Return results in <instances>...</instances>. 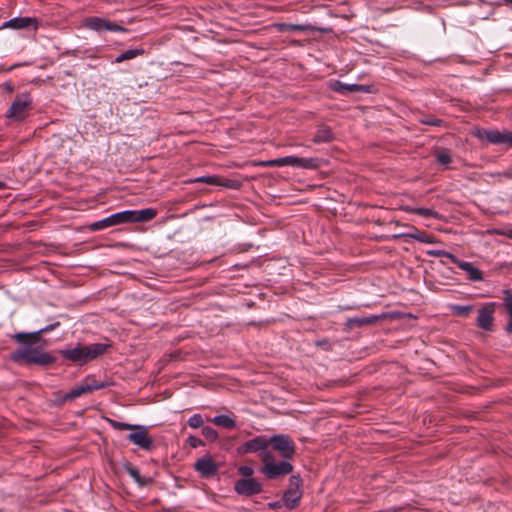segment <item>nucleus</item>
Instances as JSON below:
<instances>
[{
	"instance_id": "nucleus-41",
	"label": "nucleus",
	"mask_w": 512,
	"mask_h": 512,
	"mask_svg": "<svg viewBox=\"0 0 512 512\" xmlns=\"http://www.w3.org/2000/svg\"><path fill=\"white\" fill-rule=\"evenodd\" d=\"M128 472L130 474V476L136 481V482H140V475H139V472L137 469L135 468H129L128 469Z\"/></svg>"
},
{
	"instance_id": "nucleus-18",
	"label": "nucleus",
	"mask_w": 512,
	"mask_h": 512,
	"mask_svg": "<svg viewBox=\"0 0 512 512\" xmlns=\"http://www.w3.org/2000/svg\"><path fill=\"white\" fill-rule=\"evenodd\" d=\"M192 182H201L209 185H219L227 188H238L240 183L236 180L221 181L217 176H201L194 179Z\"/></svg>"
},
{
	"instance_id": "nucleus-1",
	"label": "nucleus",
	"mask_w": 512,
	"mask_h": 512,
	"mask_svg": "<svg viewBox=\"0 0 512 512\" xmlns=\"http://www.w3.org/2000/svg\"><path fill=\"white\" fill-rule=\"evenodd\" d=\"M109 347L107 343H93L89 346L77 345L73 348L60 350V355L76 365L82 366L103 355Z\"/></svg>"
},
{
	"instance_id": "nucleus-24",
	"label": "nucleus",
	"mask_w": 512,
	"mask_h": 512,
	"mask_svg": "<svg viewBox=\"0 0 512 512\" xmlns=\"http://www.w3.org/2000/svg\"><path fill=\"white\" fill-rule=\"evenodd\" d=\"M404 211L409 212V213H414V214H417V215H420V216H423V217H426V218H434V219H438L439 218L438 212H436L435 210L430 209V208H424V207H405Z\"/></svg>"
},
{
	"instance_id": "nucleus-31",
	"label": "nucleus",
	"mask_w": 512,
	"mask_h": 512,
	"mask_svg": "<svg viewBox=\"0 0 512 512\" xmlns=\"http://www.w3.org/2000/svg\"><path fill=\"white\" fill-rule=\"evenodd\" d=\"M406 236H408L412 239H415L419 242H422V243H431L432 242L430 237L426 233L419 231L418 229H414L412 232L407 233Z\"/></svg>"
},
{
	"instance_id": "nucleus-15",
	"label": "nucleus",
	"mask_w": 512,
	"mask_h": 512,
	"mask_svg": "<svg viewBox=\"0 0 512 512\" xmlns=\"http://www.w3.org/2000/svg\"><path fill=\"white\" fill-rule=\"evenodd\" d=\"M194 468L202 476L210 477L217 472L218 466L210 456H204L195 462Z\"/></svg>"
},
{
	"instance_id": "nucleus-21",
	"label": "nucleus",
	"mask_w": 512,
	"mask_h": 512,
	"mask_svg": "<svg viewBox=\"0 0 512 512\" xmlns=\"http://www.w3.org/2000/svg\"><path fill=\"white\" fill-rule=\"evenodd\" d=\"M459 268L465 272L468 273L469 275V278L473 281H480L482 280V272L476 268L475 266H473L472 263L470 262H466V261H462L461 263H459Z\"/></svg>"
},
{
	"instance_id": "nucleus-42",
	"label": "nucleus",
	"mask_w": 512,
	"mask_h": 512,
	"mask_svg": "<svg viewBox=\"0 0 512 512\" xmlns=\"http://www.w3.org/2000/svg\"><path fill=\"white\" fill-rule=\"evenodd\" d=\"M421 122L424 124H428V125L438 126L441 121L438 119H429V120H421Z\"/></svg>"
},
{
	"instance_id": "nucleus-38",
	"label": "nucleus",
	"mask_w": 512,
	"mask_h": 512,
	"mask_svg": "<svg viewBox=\"0 0 512 512\" xmlns=\"http://www.w3.org/2000/svg\"><path fill=\"white\" fill-rule=\"evenodd\" d=\"M437 161L442 165H448L451 163V157L447 153H438L437 154Z\"/></svg>"
},
{
	"instance_id": "nucleus-25",
	"label": "nucleus",
	"mask_w": 512,
	"mask_h": 512,
	"mask_svg": "<svg viewBox=\"0 0 512 512\" xmlns=\"http://www.w3.org/2000/svg\"><path fill=\"white\" fill-rule=\"evenodd\" d=\"M504 307L509 315V322L506 325V331L508 333L512 332V292L510 290L504 291Z\"/></svg>"
},
{
	"instance_id": "nucleus-11",
	"label": "nucleus",
	"mask_w": 512,
	"mask_h": 512,
	"mask_svg": "<svg viewBox=\"0 0 512 512\" xmlns=\"http://www.w3.org/2000/svg\"><path fill=\"white\" fill-rule=\"evenodd\" d=\"M301 479L299 476H292L290 478V487L283 495V503L285 507L292 509L296 507L301 498V492L299 490Z\"/></svg>"
},
{
	"instance_id": "nucleus-7",
	"label": "nucleus",
	"mask_w": 512,
	"mask_h": 512,
	"mask_svg": "<svg viewBox=\"0 0 512 512\" xmlns=\"http://www.w3.org/2000/svg\"><path fill=\"white\" fill-rule=\"evenodd\" d=\"M269 438L260 435L256 436L237 448L238 454H247L252 452H259L261 461L264 459L265 452H271L269 449Z\"/></svg>"
},
{
	"instance_id": "nucleus-13",
	"label": "nucleus",
	"mask_w": 512,
	"mask_h": 512,
	"mask_svg": "<svg viewBox=\"0 0 512 512\" xmlns=\"http://www.w3.org/2000/svg\"><path fill=\"white\" fill-rule=\"evenodd\" d=\"M124 223H129V213H127L126 210L111 214L102 220L93 222L90 228L93 231H97L106 227L116 226Z\"/></svg>"
},
{
	"instance_id": "nucleus-40",
	"label": "nucleus",
	"mask_w": 512,
	"mask_h": 512,
	"mask_svg": "<svg viewBox=\"0 0 512 512\" xmlns=\"http://www.w3.org/2000/svg\"><path fill=\"white\" fill-rule=\"evenodd\" d=\"M443 257H446L447 259H449L451 262L456 264L457 267H459V263L462 262V260H459L456 256H454L453 254H451L450 252H447V251H445Z\"/></svg>"
},
{
	"instance_id": "nucleus-34",
	"label": "nucleus",
	"mask_w": 512,
	"mask_h": 512,
	"mask_svg": "<svg viewBox=\"0 0 512 512\" xmlns=\"http://www.w3.org/2000/svg\"><path fill=\"white\" fill-rule=\"evenodd\" d=\"M204 421H203V418L200 414H193L189 419H188V425L191 427V428H198V427H201L203 425Z\"/></svg>"
},
{
	"instance_id": "nucleus-20",
	"label": "nucleus",
	"mask_w": 512,
	"mask_h": 512,
	"mask_svg": "<svg viewBox=\"0 0 512 512\" xmlns=\"http://www.w3.org/2000/svg\"><path fill=\"white\" fill-rule=\"evenodd\" d=\"M59 326V322H56V323H53V324H50V325H47L37 331H34L32 333H17L15 335V339L19 342V343H25V339L28 338V337H31V338H34V340H37L38 339V335L41 334V333H44V332H48V331H51L53 329H55L56 327Z\"/></svg>"
},
{
	"instance_id": "nucleus-14",
	"label": "nucleus",
	"mask_w": 512,
	"mask_h": 512,
	"mask_svg": "<svg viewBox=\"0 0 512 512\" xmlns=\"http://www.w3.org/2000/svg\"><path fill=\"white\" fill-rule=\"evenodd\" d=\"M234 489L239 495L253 496L262 492V484L254 478H242L236 481Z\"/></svg>"
},
{
	"instance_id": "nucleus-33",
	"label": "nucleus",
	"mask_w": 512,
	"mask_h": 512,
	"mask_svg": "<svg viewBox=\"0 0 512 512\" xmlns=\"http://www.w3.org/2000/svg\"><path fill=\"white\" fill-rule=\"evenodd\" d=\"M202 435L210 441H215L218 438L217 431L210 426H204L202 428Z\"/></svg>"
},
{
	"instance_id": "nucleus-10",
	"label": "nucleus",
	"mask_w": 512,
	"mask_h": 512,
	"mask_svg": "<svg viewBox=\"0 0 512 512\" xmlns=\"http://www.w3.org/2000/svg\"><path fill=\"white\" fill-rule=\"evenodd\" d=\"M31 98L28 94L18 95L11 104L7 116L15 120H22L31 105Z\"/></svg>"
},
{
	"instance_id": "nucleus-5",
	"label": "nucleus",
	"mask_w": 512,
	"mask_h": 512,
	"mask_svg": "<svg viewBox=\"0 0 512 512\" xmlns=\"http://www.w3.org/2000/svg\"><path fill=\"white\" fill-rule=\"evenodd\" d=\"M278 453V455L288 460L295 454V446L291 438L285 434H276L269 437V446Z\"/></svg>"
},
{
	"instance_id": "nucleus-22",
	"label": "nucleus",
	"mask_w": 512,
	"mask_h": 512,
	"mask_svg": "<svg viewBox=\"0 0 512 512\" xmlns=\"http://www.w3.org/2000/svg\"><path fill=\"white\" fill-rule=\"evenodd\" d=\"M333 139V134L329 127L321 126L316 131L314 137L312 138V141L314 143H326Z\"/></svg>"
},
{
	"instance_id": "nucleus-17",
	"label": "nucleus",
	"mask_w": 512,
	"mask_h": 512,
	"mask_svg": "<svg viewBox=\"0 0 512 512\" xmlns=\"http://www.w3.org/2000/svg\"><path fill=\"white\" fill-rule=\"evenodd\" d=\"M129 213V223L147 222L155 218L157 210L154 208H144L141 210H126Z\"/></svg>"
},
{
	"instance_id": "nucleus-29",
	"label": "nucleus",
	"mask_w": 512,
	"mask_h": 512,
	"mask_svg": "<svg viewBox=\"0 0 512 512\" xmlns=\"http://www.w3.org/2000/svg\"><path fill=\"white\" fill-rule=\"evenodd\" d=\"M276 27L279 31H306L307 26L301 24H291V23H279L276 24Z\"/></svg>"
},
{
	"instance_id": "nucleus-27",
	"label": "nucleus",
	"mask_w": 512,
	"mask_h": 512,
	"mask_svg": "<svg viewBox=\"0 0 512 512\" xmlns=\"http://www.w3.org/2000/svg\"><path fill=\"white\" fill-rule=\"evenodd\" d=\"M87 393L86 388L83 383L79 384L78 386L71 389L68 393L65 394L63 397V400H73L83 394Z\"/></svg>"
},
{
	"instance_id": "nucleus-19",
	"label": "nucleus",
	"mask_w": 512,
	"mask_h": 512,
	"mask_svg": "<svg viewBox=\"0 0 512 512\" xmlns=\"http://www.w3.org/2000/svg\"><path fill=\"white\" fill-rule=\"evenodd\" d=\"M330 88L335 91V92H338L340 94H349V93H353V92H359V91H367V89L362 86V85H358V84H346V83H343L341 81H333L331 82L330 84Z\"/></svg>"
},
{
	"instance_id": "nucleus-39",
	"label": "nucleus",
	"mask_w": 512,
	"mask_h": 512,
	"mask_svg": "<svg viewBox=\"0 0 512 512\" xmlns=\"http://www.w3.org/2000/svg\"><path fill=\"white\" fill-rule=\"evenodd\" d=\"M443 257H446L447 259H449L451 262L456 264L457 267H459V263L462 262V260H459L456 256H454L453 254H451L450 252H447V251H445Z\"/></svg>"
},
{
	"instance_id": "nucleus-2",
	"label": "nucleus",
	"mask_w": 512,
	"mask_h": 512,
	"mask_svg": "<svg viewBox=\"0 0 512 512\" xmlns=\"http://www.w3.org/2000/svg\"><path fill=\"white\" fill-rule=\"evenodd\" d=\"M12 359L15 362L23 364L39 365H47L55 361V358L51 354L45 352L44 350L38 347H33L31 345L16 350L12 354Z\"/></svg>"
},
{
	"instance_id": "nucleus-3",
	"label": "nucleus",
	"mask_w": 512,
	"mask_h": 512,
	"mask_svg": "<svg viewBox=\"0 0 512 512\" xmlns=\"http://www.w3.org/2000/svg\"><path fill=\"white\" fill-rule=\"evenodd\" d=\"M260 472L268 479H277L293 472V465L288 460L277 461L272 452H265Z\"/></svg>"
},
{
	"instance_id": "nucleus-36",
	"label": "nucleus",
	"mask_w": 512,
	"mask_h": 512,
	"mask_svg": "<svg viewBox=\"0 0 512 512\" xmlns=\"http://www.w3.org/2000/svg\"><path fill=\"white\" fill-rule=\"evenodd\" d=\"M238 472L243 478H252L254 469L250 466L244 465L238 468Z\"/></svg>"
},
{
	"instance_id": "nucleus-35",
	"label": "nucleus",
	"mask_w": 512,
	"mask_h": 512,
	"mask_svg": "<svg viewBox=\"0 0 512 512\" xmlns=\"http://www.w3.org/2000/svg\"><path fill=\"white\" fill-rule=\"evenodd\" d=\"M377 319H379L378 316H372V317H367V318H354V319H349V323L350 324H357V325H363V324H370V323H373L375 322Z\"/></svg>"
},
{
	"instance_id": "nucleus-46",
	"label": "nucleus",
	"mask_w": 512,
	"mask_h": 512,
	"mask_svg": "<svg viewBox=\"0 0 512 512\" xmlns=\"http://www.w3.org/2000/svg\"><path fill=\"white\" fill-rule=\"evenodd\" d=\"M4 187V183L0 181V189Z\"/></svg>"
},
{
	"instance_id": "nucleus-32",
	"label": "nucleus",
	"mask_w": 512,
	"mask_h": 512,
	"mask_svg": "<svg viewBox=\"0 0 512 512\" xmlns=\"http://www.w3.org/2000/svg\"><path fill=\"white\" fill-rule=\"evenodd\" d=\"M108 424L115 430H132L136 424L119 422L113 419H107Z\"/></svg>"
},
{
	"instance_id": "nucleus-28",
	"label": "nucleus",
	"mask_w": 512,
	"mask_h": 512,
	"mask_svg": "<svg viewBox=\"0 0 512 512\" xmlns=\"http://www.w3.org/2000/svg\"><path fill=\"white\" fill-rule=\"evenodd\" d=\"M82 383L84 384L87 393L104 388L106 386L105 383L99 382L91 377H87Z\"/></svg>"
},
{
	"instance_id": "nucleus-8",
	"label": "nucleus",
	"mask_w": 512,
	"mask_h": 512,
	"mask_svg": "<svg viewBox=\"0 0 512 512\" xmlns=\"http://www.w3.org/2000/svg\"><path fill=\"white\" fill-rule=\"evenodd\" d=\"M128 434L127 439L143 450H150L153 446V440L148 435L147 427L136 424Z\"/></svg>"
},
{
	"instance_id": "nucleus-16",
	"label": "nucleus",
	"mask_w": 512,
	"mask_h": 512,
	"mask_svg": "<svg viewBox=\"0 0 512 512\" xmlns=\"http://www.w3.org/2000/svg\"><path fill=\"white\" fill-rule=\"evenodd\" d=\"M32 27L37 29V20L32 17H15L4 22L2 28L24 29Z\"/></svg>"
},
{
	"instance_id": "nucleus-43",
	"label": "nucleus",
	"mask_w": 512,
	"mask_h": 512,
	"mask_svg": "<svg viewBox=\"0 0 512 512\" xmlns=\"http://www.w3.org/2000/svg\"><path fill=\"white\" fill-rule=\"evenodd\" d=\"M444 253H445V250H434V251L430 252L431 255L440 256V257H443Z\"/></svg>"
},
{
	"instance_id": "nucleus-12",
	"label": "nucleus",
	"mask_w": 512,
	"mask_h": 512,
	"mask_svg": "<svg viewBox=\"0 0 512 512\" xmlns=\"http://www.w3.org/2000/svg\"><path fill=\"white\" fill-rule=\"evenodd\" d=\"M496 303L488 302L478 311L477 326L483 330L490 331L493 326Z\"/></svg>"
},
{
	"instance_id": "nucleus-4",
	"label": "nucleus",
	"mask_w": 512,
	"mask_h": 512,
	"mask_svg": "<svg viewBox=\"0 0 512 512\" xmlns=\"http://www.w3.org/2000/svg\"><path fill=\"white\" fill-rule=\"evenodd\" d=\"M260 164L265 167L291 166V167H298V168H303V169H316L320 165V160L315 157L302 158V157H297V156H286V157L263 161Z\"/></svg>"
},
{
	"instance_id": "nucleus-6",
	"label": "nucleus",
	"mask_w": 512,
	"mask_h": 512,
	"mask_svg": "<svg viewBox=\"0 0 512 512\" xmlns=\"http://www.w3.org/2000/svg\"><path fill=\"white\" fill-rule=\"evenodd\" d=\"M474 135L481 140H486L491 144L512 146V133L498 130H481L477 129Z\"/></svg>"
},
{
	"instance_id": "nucleus-30",
	"label": "nucleus",
	"mask_w": 512,
	"mask_h": 512,
	"mask_svg": "<svg viewBox=\"0 0 512 512\" xmlns=\"http://www.w3.org/2000/svg\"><path fill=\"white\" fill-rule=\"evenodd\" d=\"M471 305L450 304L449 309L455 315H468L472 311Z\"/></svg>"
},
{
	"instance_id": "nucleus-23",
	"label": "nucleus",
	"mask_w": 512,
	"mask_h": 512,
	"mask_svg": "<svg viewBox=\"0 0 512 512\" xmlns=\"http://www.w3.org/2000/svg\"><path fill=\"white\" fill-rule=\"evenodd\" d=\"M212 422L220 427L226 429H234L236 427V421L226 414H220L213 417Z\"/></svg>"
},
{
	"instance_id": "nucleus-44",
	"label": "nucleus",
	"mask_w": 512,
	"mask_h": 512,
	"mask_svg": "<svg viewBox=\"0 0 512 512\" xmlns=\"http://www.w3.org/2000/svg\"><path fill=\"white\" fill-rule=\"evenodd\" d=\"M503 175L507 178H512V172H504Z\"/></svg>"
},
{
	"instance_id": "nucleus-45",
	"label": "nucleus",
	"mask_w": 512,
	"mask_h": 512,
	"mask_svg": "<svg viewBox=\"0 0 512 512\" xmlns=\"http://www.w3.org/2000/svg\"><path fill=\"white\" fill-rule=\"evenodd\" d=\"M505 1L512 6V0H505Z\"/></svg>"
},
{
	"instance_id": "nucleus-37",
	"label": "nucleus",
	"mask_w": 512,
	"mask_h": 512,
	"mask_svg": "<svg viewBox=\"0 0 512 512\" xmlns=\"http://www.w3.org/2000/svg\"><path fill=\"white\" fill-rule=\"evenodd\" d=\"M186 441H187L188 445L192 448H197L199 446L204 445V442L200 438H198L196 436H192V435L189 436Z\"/></svg>"
},
{
	"instance_id": "nucleus-9",
	"label": "nucleus",
	"mask_w": 512,
	"mask_h": 512,
	"mask_svg": "<svg viewBox=\"0 0 512 512\" xmlns=\"http://www.w3.org/2000/svg\"><path fill=\"white\" fill-rule=\"evenodd\" d=\"M83 25L96 32L112 31V32H126L127 30L115 23H112L105 18L101 17H88L84 20Z\"/></svg>"
},
{
	"instance_id": "nucleus-26",
	"label": "nucleus",
	"mask_w": 512,
	"mask_h": 512,
	"mask_svg": "<svg viewBox=\"0 0 512 512\" xmlns=\"http://www.w3.org/2000/svg\"><path fill=\"white\" fill-rule=\"evenodd\" d=\"M144 53V50L142 48H136V49H128L124 52H122L121 54H119L116 58H115V62L116 63H120V62H123V61H126V60H130V59H133L137 56H140Z\"/></svg>"
}]
</instances>
